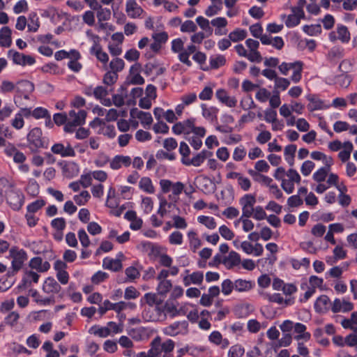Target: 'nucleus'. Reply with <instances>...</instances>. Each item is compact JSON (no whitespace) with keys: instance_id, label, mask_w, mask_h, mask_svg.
Instances as JSON below:
<instances>
[{"instance_id":"nucleus-1","label":"nucleus","mask_w":357,"mask_h":357,"mask_svg":"<svg viewBox=\"0 0 357 357\" xmlns=\"http://www.w3.org/2000/svg\"><path fill=\"white\" fill-rule=\"evenodd\" d=\"M275 179L281 181V187L287 194L294 190V185L301 183V176L296 169H289L285 171L282 167H278L273 174Z\"/></svg>"},{"instance_id":"nucleus-2","label":"nucleus","mask_w":357,"mask_h":357,"mask_svg":"<svg viewBox=\"0 0 357 357\" xmlns=\"http://www.w3.org/2000/svg\"><path fill=\"white\" fill-rule=\"evenodd\" d=\"M196 119L190 118L183 121L176 123L172 128V132L177 135H184L188 136L193 134L195 136L204 137L206 129L202 126H195Z\"/></svg>"},{"instance_id":"nucleus-3","label":"nucleus","mask_w":357,"mask_h":357,"mask_svg":"<svg viewBox=\"0 0 357 357\" xmlns=\"http://www.w3.org/2000/svg\"><path fill=\"white\" fill-rule=\"evenodd\" d=\"M175 343L171 339L162 342L160 336H156L150 344V349L148 351L149 357H161L162 353L169 354L174 349Z\"/></svg>"},{"instance_id":"nucleus-4","label":"nucleus","mask_w":357,"mask_h":357,"mask_svg":"<svg viewBox=\"0 0 357 357\" xmlns=\"http://www.w3.org/2000/svg\"><path fill=\"white\" fill-rule=\"evenodd\" d=\"M9 257L11 259V267L7 275L13 276L22 268L28 255L23 249L14 246L9 250Z\"/></svg>"},{"instance_id":"nucleus-5","label":"nucleus","mask_w":357,"mask_h":357,"mask_svg":"<svg viewBox=\"0 0 357 357\" xmlns=\"http://www.w3.org/2000/svg\"><path fill=\"white\" fill-rule=\"evenodd\" d=\"M86 117V112L85 110H79L76 112L71 110L68 114V120L64 126V130L67 132H72L77 126L83 125Z\"/></svg>"},{"instance_id":"nucleus-6","label":"nucleus","mask_w":357,"mask_h":357,"mask_svg":"<svg viewBox=\"0 0 357 357\" xmlns=\"http://www.w3.org/2000/svg\"><path fill=\"white\" fill-rule=\"evenodd\" d=\"M86 36L89 38V40L93 43L92 47H91V53L95 54L97 59L103 63H107L109 60V56L107 54L102 50V48L100 45V38L99 36L93 34L91 31H87L86 32Z\"/></svg>"},{"instance_id":"nucleus-7","label":"nucleus","mask_w":357,"mask_h":357,"mask_svg":"<svg viewBox=\"0 0 357 357\" xmlns=\"http://www.w3.org/2000/svg\"><path fill=\"white\" fill-rule=\"evenodd\" d=\"M188 322L187 321H177L162 328V333L170 337L188 333Z\"/></svg>"},{"instance_id":"nucleus-8","label":"nucleus","mask_w":357,"mask_h":357,"mask_svg":"<svg viewBox=\"0 0 357 357\" xmlns=\"http://www.w3.org/2000/svg\"><path fill=\"white\" fill-rule=\"evenodd\" d=\"M6 201L10 206L15 211L21 208L24 203V195L20 190L11 188L6 192Z\"/></svg>"},{"instance_id":"nucleus-9","label":"nucleus","mask_w":357,"mask_h":357,"mask_svg":"<svg viewBox=\"0 0 357 357\" xmlns=\"http://www.w3.org/2000/svg\"><path fill=\"white\" fill-rule=\"evenodd\" d=\"M245 45L248 49V59L251 62L260 63L262 61V56L258 51L259 43L257 40L248 38L245 40Z\"/></svg>"},{"instance_id":"nucleus-10","label":"nucleus","mask_w":357,"mask_h":357,"mask_svg":"<svg viewBox=\"0 0 357 357\" xmlns=\"http://www.w3.org/2000/svg\"><path fill=\"white\" fill-rule=\"evenodd\" d=\"M239 203L242 207L241 215L252 216L255 208L254 207L256 203L255 196L251 194H246L240 199Z\"/></svg>"},{"instance_id":"nucleus-11","label":"nucleus","mask_w":357,"mask_h":357,"mask_svg":"<svg viewBox=\"0 0 357 357\" xmlns=\"http://www.w3.org/2000/svg\"><path fill=\"white\" fill-rule=\"evenodd\" d=\"M9 56L11 57L13 63L22 66H32L35 63V59L31 55H26L14 50L8 52Z\"/></svg>"},{"instance_id":"nucleus-12","label":"nucleus","mask_w":357,"mask_h":357,"mask_svg":"<svg viewBox=\"0 0 357 357\" xmlns=\"http://www.w3.org/2000/svg\"><path fill=\"white\" fill-rule=\"evenodd\" d=\"M27 140L31 149H38L43 146L42 140V130L39 128H34L27 135Z\"/></svg>"},{"instance_id":"nucleus-13","label":"nucleus","mask_w":357,"mask_h":357,"mask_svg":"<svg viewBox=\"0 0 357 357\" xmlns=\"http://www.w3.org/2000/svg\"><path fill=\"white\" fill-rule=\"evenodd\" d=\"M51 151L53 153L59 155L63 158L74 157L75 155L73 148L69 144L66 146L61 143L55 144L52 146Z\"/></svg>"},{"instance_id":"nucleus-14","label":"nucleus","mask_w":357,"mask_h":357,"mask_svg":"<svg viewBox=\"0 0 357 357\" xmlns=\"http://www.w3.org/2000/svg\"><path fill=\"white\" fill-rule=\"evenodd\" d=\"M189 270H185V275L183 278V282L185 287H188L190 284H200L204 280V275L202 272L196 271L191 274H189Z\"/></svg>"},{"instance_id":"nucleus-15","label":"nucleus","mask_w":357,"mask_h":357,"mask_svg":"<svg viewBox=\"0 0 357 357\" xmlns=\"http://www.w3.org/2000/svg\"><path fill=\"white\" fill-rule=\"evenodd\" d=\"M132 159L128 155H117L109 162L110 168L117 170L122 167H128L131 165Z\"/></svg>"},{"instance_id":"nucleus-16","label":"nucleus","mask_w":357,"mask_h":357,"mask_svg":"<svg viewBox=\"0 0 357 357\" xmlns=\"http://www.w3.org/2000/svg\"><path fill=\"white\" fill-rule=\"evenodd\" d=\"M212 155L213 153L211 151L203 150L195 155L192 158H190L189 159H187L184 162V165L186 166L192 165L194 167H199L206 158H210L212 156Z\"/></svg>"},{"instance_id":"nucleus-17","label":"nucleus","mask_w":357,"mask_h":357,"mask_svg":"<svg viewBox=\"0 0 357 357\" xmlns=\"http://www.w3.org/2000/svg\"><path fill=\"white\" fill-rule=\"evenodd\" d=\"M126 11L130 18L139 17L144 13V10L138 5L136 0H127Z\"/></svg>"},{"instance_id":"nucleus-18","label":"nucleus","mask_w":357,"mask_h":357,"mask_svg":"<svg viewBox=\"0 0 357 357\" xmlns=\"http://www.w3.org/2000/svg\"><path fill=\"white\" fill-rule=\"evenodd\" d=\"M40 275L32 271H26L20 284L18 286L19 289H25L31 286L32 282L38 283Z\"/></svg>"},{"instance_id":"nucleus-19","label":"nucleus","mask_w":357,"mask_h":357,"mask_svg":"<svg viewBox=\"0 0 357 357\" xmlns=\"http://www.w3.org/2000/svg\"><path fill=\"white\" fill-rule=\"evenodd\" d=\"M179 306V303L176 301H174L172 298H168L164 305H162V312L165 315H169L171 317H175L178 316V307Z\"/></svg>"},{"instance_id":"nucleus-20","label":"nucleus","mask_w":357,"mask_h":357,"mask_svg":"<svg viewBox=\"0 0 357 357\" xmlns=\"http://www.w3.org/2000/svg\"><path fill=\"white\" fill-rule=\"evenodd\" d=\"M131 115L139 119L141 124L145 128H149L153 123V118L149 112L133 109L131 112Z\"/></svg>"},{"instance_id":"nucleus-21","label":"nucleus","mask_w":357,"mask_h":357,"mask_svg":"<svg viewBox=\"0 0 357 357\" xmlns=\"http://www.w3.org/2000/svg\"><path fill=\"white\" fill-rule=\"evenodd\" d=\"M218 100L229 107H234L236 105L237 100L234 96H229L224 89H218L215 93Z\"/></svg>"},{"instance_id":"nucleus-22","label":"nucleus","mask_w":357,"mask_h":357,"mask_svg":"<svg viewBox=\"0 0 357 357\" xmlns=\"http://www.w3.org/2000/svg\"><path fill=\"white\" fill-rule=\"evenodd\" d=\"M60 290V284L53 278H47L43 283V291L47 294H54Z\"/></svg>"},{"instance_id":"nucleus-23","label":"nucleus","mask_w":357,"mask_h":357,"mask_svg":"<svg viewBox=\"0 0 357 357\" xmlns=\"http://www.w3.org/2000/svg\"><path fill=\"white\" fill-rule=\"evenodd\" d=\"M43 16L56 24L64 17L65 13L54 7H49L44 11Z\"/></svg>"},{"instance_id":"nucleus-24","label":"nucleus","mask_w":357,"mask_h":357,"mask_svg":"<svg viewBox=\"0 0 357 357\" xmlns=\"http://www.w3.org/2000/svg\"><path fill=\"white\" fill-rule=\"evenodd\" d=\"M354 305L347 301L336 298L333 303L332 305V311L333 312H349L353 310Z\"/></svg>"},{"instance_id":"nucleus-25","label":"nucleus","mask_w":357,"mask_h":357,"mask_svg":"<svg viewBox=\"0 0 357 357\" xmlns=\"http://www.w3.org/2000/svg\"><path fill=\"white\" fill-rule=\"evenodd\" d=\"M222 263L227 268L231 269L241 264V257L238 253L231 251L229 255L224 258Z\"/></svg>"},{"instance_id":"nucleus-26","label":"nucleus","mask_w":357,"mask_h":357,"mask_svg":"<svg viewBox=\"0 0 357 357\" xmlns=\"http://www.w3.org/2000/svg\"><path fill=\"white\" fill-rule=\"evenodd\" d=\"M79 168L77 164L73 162L66 163L62 167V173L63 176L68 178H72L78 175Z\"/></svg>"},{"instance_id":"nucleus-27","label":"nucleus","mask_w":357,"mask_h":357,"mask_svg":"<svg viewBox=\"0 0 357 357\" xmlns=\"http://www.w3.org/2000/svg\"><path fill=\"white\" fill-rule=\"evenodd\" d=\"M29 267L36 269L38 272H45L50 268V264L48 261H43L40 257H36L32 258L29 261Z\"/></svg>"},{"instance_id":"nucleus-28","label":"nucleus","mask_w":357,"mask_h":357,"mask_svg":"<svg viewBox=\"0 0 357 357\" xmlns=\"http://www.w3.org/2000/svg\"><path fill=\"white\" fill-rule=\"evenodd\" d=\"M294 332L298 335L294 338L299 341L301 340L307 341L310 339L311 335L310 333L306 332V326L301 323H296L294 327Z\"/></svg>"},{"instance_id":"nucleus-29","label":"nucleus","mask_w":357,"mask_h":357,"mask_svg":"<svg viewBox=\"0 0 357 357\" xmlns=\"http://www.w3.org/2000/svg\"><path fill=\"white\" fill-rule=\"evenodd\" d=\"M307 100L310 102L307 108L310 111L324 109L329 107V106L326 105L321 100L314 96H309Z\"/></svg>"},{"instance_id":"nucleus-30","label":"nucleus","mask_w":357,"mask_h":357,"mask_svg":"<svg viewBox=\"0 0 357 357\" xmlns=\"http://www.w3.org/2000/svg\"><path fill=\"white\" fill-rule=\"evenodd\" d=\"M197 47L195 45H190L187 47L186 49H184L178 54V59L181 62L185 63L188 66H190L192 65L191 61L189 60V56L191 54H193L196 52Z\"/></svg>"},{"instance_id":"nucleus-31","label":"nucleus","mask_w":357,"mask_h":357,"mask_svg":"<svg viewBox=\"0 0 357 357\" xmlns=\"http://www.w3.org/2000/svg\"><path fill=\"white\" fill-rule=\"evenodd\" d=\"M202 116L209 121H213L217 119L218 112V108L215 107H207L205 104L201 105Z\"/></svg>"},{"instance_id":"nucleus-32","label":"nucleus","mask_w":357,"mask_h":357,"mask_svg":"<svg viewBox=\"0 0 357 357\" xmlns=\"http://www.w3.org/2000/svg\"><path fill=\"white\" fill-rule=\"evenodd\" d=\"M11 30L8 26H3L0 30V46L9 47L11 45Z\"/></svg>"},{"instance_id":"nucleus-33","label":"nucleus","mask_w":357,"mask_h":357,"mask_svg":"<svg viewBox=\"0 0 357 357\" xmlns=\"http://www.w3.org/2000/svg\"><path fill=\"white\" fill-rule=\"evenodd\" d=\"M354 146L349 141L344 142V147L338 153V158L342 162H347L351 156V153L353 151Z\"/></svg>"},{"instance_id":"nucleus-34","label":"nucleus","mask_w":357,"mask_h":357,"mask_svg":"<svg viewBox=\"0 0 357 357\" xmlns=\"http://www.w3.org/2000/svg\"><path fill=\"white\" fill-rule=\"evenodd\" d=\"M103 267L113 271H118L122 268V264L119 259L105 258L103 259Z\"/></svg>"},{"instance_id":"nucleus-35","label":"nucleus","mask_w":357,"mask_h":357,"mask_svg":"<svg viewBox=\"0 0 357 357\" xmlns=\"http://www.w3.org/2000/svg\"><path fill=\"white\" fill-rule=\"evenodd\" d=\"M141 68V66L139 63H136L132 66L130 68V82L134 84H143L144 83V79L139 75V71Z\"/></svg>"},{"instance_id":"nucleus-36","label":"nucleus","mask_w":357,"mask_h":357,"mask_svg":"<svg viewBox=\"0 0 357 357\" xmlns=\"http://www.w3.org/2000/svg\"><path fill=\"white\" fill-rule=\"evenodd\" d=\"M248 174L252 177L254 181L267 186H269L273 181L271 178L257 172V171L253 169H249Z\"/></svg>"},{"instance_id":"nucleus-37","label":"nucleus","mask_w":357,"mask_h":357,"mask_svg":"<svg viewBox=\"0 0 357 357\" xmlns=\"http://www.w3.org/2000/svg\"><path fill=\"white\" fill-rule=\"evenodd\" d=\"M210 342L217 345H220L222 349L227 347L229 344L228 340L222 339V335L218 331H213L208 337Z\"/></svg>"},{"instance_id":"nucleus-38","label":"nucleus","mask_w":357,"mask_h":357,"mask_svg":"<svg viewBox=\"0 0 357 357\" xmlns=\"http://www.w3.org/2000/svg\"><path fill=\"white\" fill-rule=\"evenodd\" d=\"M139 188L148 194H153L155 192V187L153 185L152 181L147 176L141 178L139 181Z\"/></svg>"},{"instance_id":"nucleus-39","label":"nucleus","mask_w":357,"mask_h":357,"mask_svg":"<svg viewBox=\"0 0 357 357\" xmlns=\"http://www.w3.org/2000/svg\"><path fill=\"white\" fill-rule=\"evenodd\" d=\"M80 56H81L79 52L75 50H72L70 52H66L65 50H59L56 52L54 54V57L57 61H60L66 58L79 59Z\"/></svg>"},{"instance_id":"nucleus-40","label":"nucleus","mask_w":357,"mask_h":357,"mask_svg":"<svg viewBox=\"0 0 357 357\" xmlns=\"http://www.w3.org/2000/svg\"><path fill=\"white\" fill-rule=\"evenodd\" d=\"M29 292L31 296L34 298L35 302L39 305H47L54 302L52 296L43 298L39 295L38 291L36 289H30Z\"/></svg>"},{"instance_id":"nucleus-41","label":"nucleus","mask_w":357,"mask_h":357,"mask_svg":"<svg viewBox=\"0 0 357 357\" xmlns=\"http://www.w3.org/2000/svg\"><path fill=\"white\" fill-rule=\"evenodd\" d=\"M89 333L90 334H92V335H94L96 336L102 337V338L109 336V332L108 330V327H107V326H100L98 325H94L89 329Z\"/></svg>"},{"instance_id":"nucleus-42","label":"nucleus","mask_w":357,"mask_h":357,"mask_svg":"<svg viewBox=\"0 0 357 357\" xmlns=\"http://www.w3.org/2000/svg\"><path fill=\"white\" fill-rule=\"evenodd\" d=\"M329 302L330 299L327 296L322 295L319 296L314 303L315 310L319 312L326 311L328 308Z\"/></svg>"},{"instance_id":"nucleus-43","label":"nucleus","mask_w":357,"mask_h":357,"mask_svg":"<svg viewBox=\"0 0 357 357\" xmlns=\"http://www.w3.org/2000/svg\"><path fill=\"white\" fill-rule=\"evenodd\" d=\"M292 14L289 15L287 20L285 21V24L287 27H294L298 25L300 23V20L302 18H304V15H299L297 13L296 10L291 9Z\"/></svg>"},{"instance_id":"nucleus-44","label":"nucleus","mask_w":357,"mask_h":357,"mask_svg":"<svg viewBox=\"0 0 357 357\" xmlns=\"http://www.w3.org/2000/svg\"><path fill=\"white\" fill-rule=\"evenodd\" d=\"M296 151V146L294 144H289L285 146L284 149V155L285 160L291 165H294V159L295 153Z\"/></svg>"},{"instance_id":"nucleus-45","label":"nucleus","mask_w":357,"mask_h":357,"mask_svg":"<svg viewBox=\"0 0 357 357\" xmlns=\"http://www.w3.org/2000/svg\"><path fill=\"white\" fill-rule=\"evenodd\" d=\"M252 288V283L250 280L238 279L234 282V289L238 291H247Z\"/></svg>"},{"instance_id":"nucleus-46","label":"nucleus","mask_w":357,"mask_h":357,"mask_svg":"<svg viewBox=\"0 0 357 357\" xmlns=\"http://www.w3.org/2000/svg\"><path fill=\"white\" fill-rule=\"evenodd\" d=\"M291 70H293V74L291 79L294 83H298L301 79L303 63L301 61L294 62V67Z\"/></svg>"},{"instance_id":"nucleus-47","label":"nucleus","mask_w":357,"mask_h":357,"mask_svg":"<svg viewBox=\"0 0 357 357\" xmlns=\"http://www.w3.org/2000/svg\"><path fill=\"white\" fill-rule=\"evenodd\" d=\"M188 237L191 248L195 252L197 249L201 246L202 243L200 239L197 237V233L193 230H190L188 232Z\"/></svg>"},{"instance_id":"nucleus-48","label":"nucleus","mask_w":357,"mask_h":357,"mask_svg":"<svg viewBox=\"0 0 357 357\" xmlns=\"http://www.w3.org/2000/svg\"><path fill=\"white\" fill-rule=\"evenodd\" d=\"M172 284L169 280H159V283L157 287L158 294L160 295H166L172 289Z\"/></svg>"},{"instance_id":"nucleus-49","label":"nucleus","mask_w":357,"mask_h":357,"mask_svg":"<svg viewBox=\"0 0 357 357\" xmlns=\"http://www.w3.org/2000/svg\"><path fill=\"white\" fill-rule=\"evenodd\" d=\"M32 116H33L36 119H39L41 118L47 119L49 123H51V116L45 108L39 107H36L32 111Z\"/></svg>"},{"instance_id":"nucleus-50","label":"nucleus","mask_w":357,"mask_h":357,"mask_svg":"<svg viewBox=\"0 0 357 357\" xmlns=\"http://www.w3.org/2000/svg\"><path fill=\"white\" fill-rule=\"evenodd\" d=\"M246 36L247 31L241 29H236L229 34V38L234 43L243 40Z\"/></svg>"},{"instance_id":"nucleus-51","label":"nucleus","mask_w":357,"mask_h":357,"mask_svg":"<svg viewBox=\"0 0 357 357\" xmlns=\"http://www.w3.org/2000/svg\"><path fill=\"white\" fill-rule=\"evenodd\" d=\"M90 198L91 195L86 190H83L79 195H76L73 197L75 202L79 206L85 205Z\"/></svg>"},{"instance_id":"nucleus-52","label":"nucleus","mask_w":357,"mask_h":357,"mask_svg":"<svg viewBox=\"0 0 357 357\" xmlns=\"http://www.w3.org/2000/svg\"><path fill=\"white\" fill-rule=\"evenodd\" d=\"M196 22L203 31L208 33V36L212 34L213 29L210 26V22L208 20L204 17L199 16L196 18Z\"/></svg>"},{"instance_id":"nucleus-53","label":"nucleus","mask_w":357,"mask_h":357,"mask_svg":"<svg viewBox=\"0 0 357 357\" xmlns=\"http://www.w3.org/2000/svg\"><path fill=\"white\" fill-rule=\"evenodd\" d=\"M197 220L199 223L204 225L209 229H213L216 227L217 225L213 217L201 215L198 217Z\"/></svg>"},{"instance_id":"nucleus-54","label":"nucleus","mask_w":357,"mask_h":357,"mask_svg":"<svg viewBox=\"0 0 357 357\" xmlns=\"http://www.w3.org/2000/svg\"><path fill=\"white\" fill-rule=\"evenodd\" d=\"M27 27L29 31L31 32H36L38 30V28L40 27V22L36 14H31L30 15L29 22H27Z\"/></svg>"},{"instance_id":"nucleus-55","label":"nucleus","mask_w":357,"mask_h":357,"mask_svg":"<svg viewBox=\"0 0 357 357\" xmlns=\"http://www.w3.org/2000/svg\"><path fill=\"white\" fill-rule=\"evenodd\" d=\"M337 38L343 43H347L350 39V34L347 28L344 26H337Z\"/></svg>"},{"instance_id":"nucleus-56","label":"nucleus","mask_w":357,"mask_h":357,"mask_svg":"<svg viewBox=\"0 0 357 357\" xmlns=\"http://www.w3.org/2000/svg\"><path fill=\"white\" fill-rule=\"evenodd\" d=\"M107 327H108L109 335L121 333L123 331V324L121 323L117 324L114 321H109L107 323Z\"/></svg>"},{"instance_id":"nucleus-57","label":"nucleus","mask_w":357,"mask_h":357,"mask_svg":"<svg viewBox=\"0 0 357 357\" xmlns=\"http://www.w3.org/2000/svg\"><path fill=\"white\" fill-rule=\"evenodd\" d=\"M11 188V183L5 178H0V204L3 201L4 194Z\"/></svg>"},{"instance_id":"nucleus-58","label":"nucleus","mask_w":357,"mask_h":357,"mask_svg":"<svg viewBox=\"0 0 357 357\" xmlns=\"http://www.w3.org/2000/svg\"><path fill=\"white\" fill-rule=\"evenodd\" d=\"M125 63L123 59L119 58H116L112 59L110 61L109 67L111 68V71L117 73L119 71H121L124 68Z\"/></svg>"},{"instance_id":"nucleus-59","label":"nucleus","mask_w":357,"mask_h":357,"mask_svg":"<svg viewBox=\"0 0 357 357\" xmlns=\"http://www.w3.org/2000/svg\"><path fill=\"white\" fill-rule=\"evenodd\" d=\"M136 307V305L131 302H125L120 301L115 303L114 310L117 313H120L121 311L125 310L128 308L129 309H135Z\"/></svg>"},{"instance_id":"nucleus-60","label":"nucleus","mask_w":357,"mask_h":357,"mask_svg":"<svg viewBox=\"0 0 357 357\" xmlns=\"http://www.w3.org/2000/svg\"><path fill=\"white\" fill-rule=\"evenodd\" d=\"M303 30L310 36H316L321 32V26L320 24L305 25Z\"/></svg>"},{"instance_id":"nucleus-61","label":"nucleus","mask_w":357,"mask_h":357,"mask_svg":"<svg viewBox=\"0 0 357 357\" xmlns=\"http://www.w3.org/2000/svg\"><path fill=\"white\" fill-rule=\"evenodd\" d=\"M169 242L172 245H181L183 243V234L178 231L172 232L169 236Z\"/></svg>"},{"instance_id":"nucleus-62","label":"nucleus","mask_w":357,"mask_h":357,"mask_svg":"<svg viewBox=\"0 0 357 357\" xmlns=\"http://www.w3.org/2000/svg\"><path fill=\"white\" fill-rule=\"evenodd\" d=\"M96 16L98 22L109 20L111 17V11L109 8L102 7L97 11Z\"/></svg>"},{"instance_id":"nucleus-63","label":"nucleus","mask_w":357,"mask_h":357,"mask_svg":"<svg viewBox=\"0 0 357 357\" xmlns=\"http://www.w3.org/2000/svg\"><path fill=\"white\" fill-rule=\"evenodd\" d=\"M225 57L222 55H218L210 59V65L212 68L216 69L225 65Z\"/></svg>"},{"instance_id":"nucleus-64","label":"nucleus","mask_w":357,"mask_h":357,"mask_svg":"<svg viewBox=\"0 0 357 357\" xmlns=\"http://www.w3.org/2000/svg\"><path fill=\"white\" fill-rule=\"evenodd\" d=\"M244 354L243 348L240 345L231 347L228 352V357H242Z\"/></svg>"}]
</instances>
